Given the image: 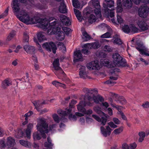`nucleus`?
Listing matches in <instances>:
<instances>
[{"label":"nucleus","instance_id":"f257e3e1","mask_svg":"<svg viewBox=\"0 0 149 149\" xmlns=\"http://www.w3.org/2000/svg\"><path fill=\"white\" fill-rule=\"evenodd\" d=\"M19 15H16L17 17L22 22L24 23L28 24L29 23L33 24L39 23L45 26L47 24L48 22L46 19H42V18L37 19L35 17L30 18L27 13L24 10H22L20 11Z\"/></svg>","mask_w":149,"mask_h":149},{"label":"nucleus","instance_id":"f03ea898","mask_svg":"<svg viewBox=\"0 0 149 149\" xmlns=\"http://www.w3.org/2000/svg\"><path fill=\"white\" fill-rule=\"evenodd\" d=\"M113 59V63L108 61H106L105 63L108 65L110 68L114 67L117 66L118 67H129V66L127 64L126 60L122 58L118 53H116L112 55Z\"/></svg>","mask_w":149,"mask_h":149},{"label":"nucleus","instance_id":"7ed1b4c3","mask_svg":"<svg viewBox=\"0 0 149 149\" xmlns=\"http://www.w3.org/2000/svg\"><path fill=\"white\" fill-rule=\"evenodd\" d=\"M86 94L84 99L87 98L88 100L89 101L93 100L94 102L96 103H98L99 101L102 102L104 100L103 98L99 95L97 96H95V93H97V91L95 90H90L87 88H85Z\"/></svg>","mask_w":149,"mask_h":149},{"label":"nucleus","instance_id":"20e7f679","mask_svg":"<svg viewBox=\"0 0 149 149\" xmlns=\"http://www.w3.org/2000/svg\"><path fill=\"white\" fill-rule=\"evenodd\" d=\"M48 124L46 122L45 119L43 118L40 119L36 127L38 130L40 132L42 137L44 139L46 138L45 134L48 132Z\"/></svg>","mask_w":149,"mask_h":149},{"label":"nucleus","instance_id":"39448f33","mask_svg":"<svg viewBox=\"0 0 149 149\" xmlns=\"http://www.w3.org/2000/svg\"><path fill=\"white\" fill-rule=\"evenodd\" d=\"M53 65L54 70L52 71L56 75L58 76L59 73H64L61 68L59 66V59H55L53 62Z\"/></svg>","mask_w":149,"mask_h":149},{"label":"nucleus","instance_id":"423d86ee","mask_svg":"<svg viewBox=\"0 0 149 149\" xmlns=\"http://www.w3.org/2000/svg\"><path fill=\"white\" fill-rule=\"evenodd\" d=\"M42 46L43 48L45 49L47 51L51 52L52 50L53 53L56 54L57 48L55 44L53 42H46L43 44Z\"/></svg>","mask_w":149,"mask_h":149},{"label":"nucleus","instance_id":"0eeeda50","mask_svg":"<svg viewBox=\"0 0 149 149\" xmlns=\"http://www.w3.org/2000/svg\"><path fill=\"white\" fill-rule=\"evenodd\" d=\"M102 115H103L104 117L102 116L101 118H100L99 116L94 114L92 115V116L98 122L100 123L101 125L104 126L106 124L107 121V119L109 116L108 115L105 114L103 112V113L102 114Z\"/></svg>","mask_w":149,"mask_h":149},{"label":"nucleus","instance_id":"6e6552de","mask_svg":"<svg viewBox=\"0 0 149 149\" xmlns=\"http://www.w3.org/2000/svg\"><path fill=\"white\" fill-rule=\"evenodd\" d=\"M77 103V101L74 100H72L69 104V108H67L65 111L58 110L57 113L59 114H62L63 116H66L71 113L72 111V108L74 107V105Z\"/></svg>","mask_w":149,"mask_h":149},{"label":"nucleus","instance_id":"1a4fd4ad","mask_svg":"<svg viewBox=\"0 0 149 149\" xmlns=\"http://www.w3.org/2000/svg\"><path fill=\"white\" fill-rule=\"evenodd\" d=\"M104 1L103 3V8L105 14L107 16H108V8H111L113 6L114 1L113 0H104Z\"/></svg>","mask_w":149,"mask_h":149},{"label":"nucleus","instance_id":"9d476101","mask_svg":"<svg viewBox=\"0 0 149 149\" xmlns=\"http://www.w3.org/2000/svg\"><path fill=\"white\" fill-rule=\"evenodd\" d=\"M87 67L90 70H98L100 68L99 65V62L97 61H92L88 64Z\"/></svg>","mask_w":149,"mask_h":149},{"label":"nucleus","instance_id":"9b49d317","mask_svg":"<svg viewBox=\"0 0 149 149\" xmlns=\"http://www.w3.org/2000/svg\"><path fill=\"white\" fill-rule=\"evenodd\" d=\"M61 31V28L56 25L52 27H50L47 30V33L48 35L57 34Z\"/></svg>","mask_w":149,"mask_h":149},{"label":"nucleus","instance_id":"f8f14e48","mask_svg":"<svg viewBox=\"0 0 149 149\" xmlns=\"http://www.w3.org/2000/svg\"><path fill=\"white\" fill-rule=\"evenodd\" d=\"M148 9V8L146 6L141 8L138 12L139 16L143 18L146 17L149 12Z\"/></svg>","mask_w":149,"mask_h":149},{"label":"nucleus","instance_id":"ddd939ff","mask_svg":"<svg viewBox=\"0 0 149 149\" xmlns=\"http://www.w3.org/2000/svg\"><path fill=\"white\" fill-rule=\"evenodd\" d=\"M109 126V125L106 126L107 130L103 126L100 127V129L101 133L105 137H107V135L109 136L111 134L112 130L110 128Z\"/></svg>","mask_w":149,"mask_h":149},{"label":"nucleus","instance_id":"4468645a","mask_svg":"<svg viewBox=\"0 0 149 149\" xmlns=\"http://www.w3.org/2000/svg\"><path fill=\"white\" fill-rule=\"evenodd\" d=\"M113 96H115L116 99L115 101L118 103H120L122 104H125L127 103V101L124 97L122 96H118L117 94L112 93Z\"/></svg>","mask_w":149,"mask_h":149},{"label":"nucleus","instance_id":"2eb2a0df","mask_svg":"<svg viewBox=\"0 0 149 149\" xmlns=\"http://www.w3.org/2000/svg\"><path fill=\"white\" fill-rule=\"evenodd\" d=\"M79 75L80 77L83 79L88 78L87 74L88 72L86 71V67L84 66H82L79 69Z\"/></svg>","mask_w":149,"mask_h":149},{"label":"nucleus","instance_id":"dca6fc26","mask_svg":"<svg viewBox=\"0 0 149 149\" xmlns=\"http://www.w3.org/2000/svg\"><path fill=\"white\" fill-rule=\"evenodd\" d=\"M137 24L139 28L142 31H144L147 30L149 28V26L143 20H139Z\"/></svg>","mask_w":149,"mask_h":149},{"label":"nucleus","instance_id":"f3484780","mask_svg":"<svg viewBox=\"0 0 149 149\" xmlns=\"http://www.w3.org/2000/svg\"><path fill=\"white\" fill-rule=\"evenodd\" d=\"M74 61L77 62L78 61H82V55L80 50L76 51L74 52Z\"/></svg>","mask_w":149,"mask_h":149},{"label":"nucleus","instance_id":"a211bd4d","mask_svg":"<svg viewBox=\"0 0 149 149\" xmlns=\"http://www.w3.org/2000/svg\"><path fill=\"white\" fill-rule=\"evenodd\" d=\"M132 3L131 0H123V7L125 9H129L132 8Z\"/></svg>","mask_w":149,"mask_h":149},{"label":"nucleus","instance_id":"6ab92c4d","mask_svg":"<svg viewBox=\"0 0 149 149\" xmlns=\"http://www.w3.org/2000/svg\"><path fill=\"white\" fill-rule=\"evenodd\" d=\"M84 17L86 18H88V22L92 24L95 21V16L93 14H90L88 12H87L86 13V15Z\"/></svg>","mask_w":149,"mask_h":149},{"label":"nucleus","instance_id":"aec40b11","mask_svg":"<svg viewBox=\"0 0 149 149\" xmlns=\"http://www.w3.org/2000/svg\"><path fill=\"white\" fill-rule=\"evenodd\" d=\"M24 48L28 54H34L35 53V49L33 46L26 45L24 46Z\"/></svg>","mask_w":149,"mask_h":149},{"label":"nucleus","instance_id":"412c9836","mask_svg":"<svg viewBox=\"0 0 149 149\" xmlns=\"http://www.w3.org/2000/svg\"><path fill=\"white\" fill-rule=\"evenodd\" d=\"M33 125L32 123H30L27 125V128L26 131V135L28 139H30L31 137V130L32 129Z\"/></svg>","mask_w":149,"mask_h":149},{"label":"nucleus","instance_id":"4be33fe9","mask_svg":"<svg viewBox=\"0 0 149 149\" xmlns=\"http://www.w3.org/2000/svg\"><path fill=\"white\" fill-rule=\"evenodd\" d=\"M15 143V140L11 137H8V138L6 143V146L8 148L13 146Z\"/></svg>","mask_w":149,"mask_h":149},{"label":"nucleus","instance_id":"5701e85b","mask_svg":"<svg viewBox=\"0 0 149 149\" xmlns=\"http://www.w3.org/2000/svg\"><path fill=\"white\" fill-rule=\"evenodd\" d=\"M13 9L15 12H19L20 10L19 3L17 0H13Z\"/></svg>","mask_w":149,"mask_h":149},{"label":"nucleus","instance_id":"b1692460","mask_svg":"<svg viewBox=\"0 0 149 149\" xmlns=\"http://www.w3.org/2000/svg\"><path fill=\"white\" fill-rule=\"evenodd\" d=\"M59 12L63 13H65L67 12V10L66 8V6L63 2L61 3L59 7Z\"/></svg>","mask_w":149,"mask_h":149},{"label":"nucleus","instance_id":"393cba45","mask_svg":"<svg viewBox=\"0 0 149 149\" xmlns=\"http://www.w3.org/2000/svg\"><path fill=\"white\" fill-rule=\"evenodd\" d=\"M42 19H43L42 18ZM44 19H47L48 22V23L47 24V25H46L45 26L43 25H42V24H40L42 28L43 29H47V27L48 26L49 23V25L50 26V27H52V26H54L55 25H56V24H57V22L56 21L54 20L53 21H48V19H47L44 18Z\"/></svg>","mask_w":149,"mask_h":149},{"label":"nucleus","instance_id":"a878e982","mask_svg":"<svg viewBox=\"0 0 149 149\" xmlns=\"http://www.w3.org/2000/svg\"><path fill=\"white\" fill-rule=\"evenodd\" d=\"M42 19H43L42 18ZM44 19H47L48 22V23L47 24V25H46L45 26L43 25H42V24H40L42 28L43 29H47V27L48 26L49 23V25L50 26V27H52V26H54L55 25H56V24H57V22L56 21L54 20L53 21H48V19H47L44 18Z\"/></svg>","mask_w":149,"mask_h":149},{"label":"nucleus","instance_id":"bb28decb","mask_svg":"<svg viewBox=\"0 0 149 149\" xmlns=\"http://www.w3.org/2000/svg\"><path fill=\"white\" fill-rule=\"evenodd\" d=\"M84 101H80L79 104L78 105L77 109L78 110L81 112H85L86 109L84 107Z\"/></svg>","mask_w":149,"mask_h":149},{"label":"nucleus","instance_id":"cd10ccee","mask_svg":"<svg viewBox=\"0 0 149 149\" xmlns=\"http://www.w3.org/2000/svg\"><path fill=\"white\" fill-rule=\"evenodd\" d=\"M56 35H57L56 38L58 40L62 41L64 39L65 35L63 31H60Z\"/></svg>","mask_w":149,"mask_h":149},{"label":"nucleus","instance_id":"c85d7f7f","mask_svg":"<svg viewBox=\"0 0 149 149\" xmlns=\"http://www.w3.org/2000/svg\"><path fill=\"white\" fill-rule=\"evenodd\" d=\"M16 32L15 31L12 30L9 33L8 36L7 37L6 41V42L9 41L11 40L15 36Z\"/></svg>","mask_w":149,"mask_h":149},{"label":"nucleus","instance_id":"c756f323","mask_svg":"<svg viewBox=\"0 0 149 149\" xmlns=\"http://www.w3.org/2000/svg\"><path fill=\"white\" fill-rule=\"evenodd\" d=\"M113 38L115 39L114 40L113 43L117 44L120 45L122 44V42L121 40L119 38V36L117 34H116L114 35Z\"/></svg>","mask_w":149,"mask_h":149},{"label":"nucleus","instance_id":"7c9ffc66","mask_svg":"<svg viewBox=\"0 0 149 149\" xmlns=\"http://www.w3.org/2000/svg\"><path fill=\"white\" fill-rule=\"evenodd\" d=\"M11 83L7 79L5 80L2 82L1 86L3 89L6 88L8 86L11 85Z\"/></svg>","mask_w":149,"mask_h":149},{"label":"nucleus","instance_id":"2f4dec72","mask_svg":"<svg viewBox=\"0 0 149 149\" xmlns=\"http://www.w3.org/2000/svg\"><path fill=\"white\" fill-rule=\"evenodd\" d=\"M74 11L77 19L79 22H81L82 21V18L81 17V14L79 10L75 8L74 9Z\"/></svg>","mask_w":149,"mask_h":149},{"label":"nucleus","instance_id":"473e14b6","mask_svg":"<svg viewBox=\"0 0 149 149\" xmlns=\"http://www.w3.org/2000/svg\"><path fill=\"white\" fill-rule=\"evenodd\" d=\"M33 104L38 111H40V108L41 107V103L39 100L35 101L33 102Z\"/></svg>","mask_w":149,"mask_h":149},{"label":"nucleus","instance_id":"72a5a7b5","mask_svg":"<svg viewBox=\"0 0 149 149\" xmlns=\"http://www.w3.org/2000/svg\"><path fill=\"white\" fill-rule=\"evenodd\" d=\"M38 38L39 42L46 40V39L45 36L41 32H39L37 35Z\"/></svg>","mask_w":149,"mask_h":149},{"label":"nucleus","instance_id":"f704fd0d","mask_svg":"<svg viewBox=\"0 0 149 149\" xmlns=\"http://www.w3.org/2000/svg\"><path fill=\"white\" fill-rule=\"evenodd\" d=\"M20 143L22 146L28 148L31 147V145L30 142L23 140H20L19 141Z\"/></svg>","mask_w":149,"mask_h":149},{"label":"nucleus","instance_id":"c9c22d12","mask_svg":"<svg viewBox=\"0 0 149 149\" xmlns=\"http://www.w3.org/2000/svg\"><path fill=\"white\" fill-rule=\"evenodd\" d=\"M83 36L82 37L84 41H86L90 40L91 38V37L89 35L86 31L84 32L83 34Z\"/></svg>","mask_w":149,"mask_h":149},{"label":"nucleus","instance_id":"e433bc0d","mask_svg":"<svg viewBox=\"0 0 149 149\" xmlns=\"http://www.w3.org/2000/svg\"><path fill=\"white\" fill-rule=\"evenodd\" d=\"M132 1L136 5L139 4L141 2L145 4H148L149 2V0H132Z\"/></svg>","mask_w":149,"mask_h":149},{"label":"nucleus","instance_id":"4c0bfd02","mask_svg":"<svg viewBox=\"0 0 149 149\" xmlns=\"http://www.w3.org/2000/svg\"><path fill=\"white\" fill-rule=\"evenodd\" d=\"M71 112H71V113L70 114H67L65 116H63V115L61 114H59L60 115L62 116V117L69 115L68 118L70 120H73V121H75L77 119L75 115H73L72 114Z\"/></svg>","mask_w":149,"mask_h":149},{"label":"nucleus","instance_id":"58836bf2","mask_svg":"<svg viewBox=\"0 0 149 149\" xmlns=\"http://www.w3.org/2000/svg\"><path fill=\"white\" fill-rule=\"evenodd\" d=\"M33 139L34 140H40L41 139L40 134L38 132H34L33 134Z\"/></svg>","mask_w":149,"mask_h":149},{"label":"nucleus","instance_id":"ea45409f","mask_svg":"<svg viewBox=\"0 0 149 149\" xmlns=\"http://www.w3.org/2000/svg\"><path fill=\"white\" fill-rule=\"evenodd\" d=\"M91 2L95 8H99V7H100V6L98 0H92L91 1Z\"/></svg>","mask_w":149,"mask_h":149},{"label":"nucleus","instance_id":"a19ab883","mask_svg":"<svg viewBox=\"0 0 149 149\" xmlns=\"http://www.w3.org/2000/svg\"><path fill=\"white\" fill-rule=\"evenodd\" d=\"M73 6L76 8H79L80 7V3L78 0H72Z\"/></svg>","mask_w":149,"mask_h":149},{"label":"nucleus","instance_id":"79ce46f5","mask_svg":"<svg viewBox=\"0 0 149 149\" xmlns=\"http://www.w3.org/2000/svg\"><path fill=\"white\" fill-rule=\"evenodd\" d=\"M122 30L125 33H129L130 32V29L128 25H125L122 28Z\"/></svg>","mask_w":149,"mask_h":149},{"label":"nucleus","instance_id":"37998d69","mask_svg":"<svg viewBox=\"0 0 149 149\" xmlns=\"http://www.w3.org/2000/svg\"><path fill=\"white\" fill-rule=\"evenodd\" d=\"M24 133L21 129H19L16 135V138H19L22 137L24 136Z\"/></svg>","mask_w":149,"mask_h":149},{"label":"nucleus","instance_id":"c03bdc74","mask_svg":"<svg viewBox=\"0 0 149 149\" xmlns=\"http://www.w3.org/2000/svg\"><path fill=\"white\" fill-rule=\"evenodd\" d=\"M20 81H22L23 82H28L29 81V74L28 73H26V76L25 77H23L22 78L18 79Z\"/></svg>","mask_w":149,"mask_h":149},{"label":"nucleus","instance_id":"a18cd8bd","mask_svg":"<svg viewBox=\"0 0 149 149\" xmlns=\"http://www.w3.org/2000/svg\"><path fill=\"white\" fill-rule=\"evenodd\" d=\"M29 36L26 33H24V37L23 42L25 43H27L29 41Z\"/></svg>","mask_w":149,"mask_h":149},{"label":"nucleus","instance_id":"49530a36","mask_svg":"<svg viewBox=\"0 0 149 149\" xmlns=\"http://www.w3.org/2000/svg\"><path fill=\"white\" fill-rule=\"evenodd\" d=\"M136 49L137 50L140 52V53L142 54L145 55L146 56H149V54L145 52L143 49L138 47H136Z\"/></svg>","mask_w":149,"mask_h":149},{"label":"nucleus","instance_id":"de8ad7c7","mask_svg":"<svg viewBox=\"0 0 149 149\" xmlns=\"http://www.w3.org/2000/svg\"><path fill=\"white\" fill-rule=\"evenodd\" d=\"M103 49L105 51L108 52H111L113 50V48L112 47L107 45L104 46Z\"/></svg>","mask_w":149,"mask_h":149},{"label":"nucleus","instance_id":"09e8293b","mask_svg":"<svg viewBox=\"0 0 149 149\" xmlns=\"http://www.w3.org/2000/svg\"><path fill=\"white\" fill-rule=\"evenodd\" d=\"M52 83L53 85H55L56 87H58V86L63 87V88H64L65 87V85L64 84H62L56 81H52Z\"/></svg>","mask_w":149,"mask_h":149},{"label":"nucleus","instance_id":"8fccbe9b","mask_svg":"<svg viewBox=\"0 0 149 149\" xmlns=\"http://www.w3.org/2000/svg\"><path fill=\"white\" fill-rule=\"evenodd\" d=\"M108 9H109V10L108 11L109 12V15L107 16L106 14H105V13L104 12V8L103 9V10L104 12V13L105 15L107 16V17H108L109 16L110 17H112L113 16H114V12H113V11H111V10H110L108 8Z\"/></svg>","mask_w":149,"mask_h":149},{"label":"nucleus","instance_id":"3c124183","mask_svg":"<svg viewBox=\"0 0 149 149\" xmlns=\"http://www.w3.org/2000/svg\"><path fill=\"white\" fill-rule=\"evenodd\" d=\"M52 117L55 122H56L57 123H59V118L57 114H54L53 115Z\"/></svg>","mask_w":149,"mask_h":149},{"label":"nucleus","instance_id":"603ef678","mask_svg":"<svg viewBox=\"0 0 149 149\" xmlns=\"http://www.w3.org/2000/svg\"><path fill=\"white\" fill-rule=\"evenodd\" d=\"M94 11L95 14L96 15H98L99 17H101V16L100 7H99V8H95Z\"/></svg>","mask_w":149,"mask_h":149},{"label":"nucleus","instance_id":"864d4df0","mask_svg":"<svg viewBox=\"0 0 149 149\" xmlns=\"http://www.w3.org/2000/svg\"><path fill=\"white\" fill-rule=\"evenodd\" d=\"M123 130V127H120L119 128L116 129L113 131L114 133L116 134H118L121 132Z\"/></svg>","mask_w":149,"mask_h":149},{"label":"nucleus","instance_id":"5fc2aeb1","mask_svg":"<svg viewBox=\"0 0 149 149\" xmlns=\"http://www.w3.org/2000/svg\"><path fill=\"white\" fill-rule=\"evenodd\" d=\"M92 48L96 49L99 48L100 46L99 42H94L91 43Z\"/></svg>","mask_w":149,"mask_h":149},{"label":"nucleus","instance_id":"6e6d98bb","mask_svg":"<svg viewBox=\"0 0 149 149\" xmlns=\"http://www.w3.org/2000/svg\"><path fill=\"white\" fill-rule=\"evenodd\" d=\"M63 30L66 35L68 36L69 35L71 31V29H70L66 27H65L63 28Z\"/></svg>","mask_w":149,"mask_h":149},{"label":"nucleus","instance_id":"4d7b16f0","mask_svg":"<svg viewBox=\"0 0 149 149\" xmlns=\"http://www.w3.org/2000/svg\"><path fill=\"white\" fill-rule=\"evenodd\" d=\"M83 48H86L87 49H89L92 48V44L87 43L84 45L82 47Z\"/></svg>","mask_w":149,"mask_h":149},{"label":"nucleus","instance_id":"13d9d810","mask_svg":"<svg viewBox=\"0 0 149 149\" xmlns=\"http://www.w3.org/2000/svg\"><path fill=\"white\" fill-rule=\"evenodd\" d=\"M9 10V7H8L4 13L0 15V19L8 15V12Z\"/></svg>","mask_w":149,"mask_h":149},{"label":"nucleus","instance_id":"bf43d9fd","mask_svg":"<svg viewBox=\"0 0 149 149\" xmlns=\"http://www.w3.org/2000/svg\"><path fill=\"white\" fill-rule=\"evenodd\" d=\"M6 146V144L5 143L4 139H2L0 141V148H4Z\"/></svg>","mask_w":149,"mask_h":149},{"label":"nucleus","instance_id":"052dcab7","mask_svg":"<svg viewBox=\"0 0 149 149\" xmlns=\"http://www.w3.org/2000/svg\"><path fill=\"white\" fill-rule=\"evenodd\" d=\"M131 28L132 29V32L134 33L138 32V29L134 26L133 24H131Z\"/></svg>","mask_w":149,"mask_h":149},{"label":"nucleus","instance_id":"680f3d73","mask_svg":"<svg viewBox=\"0 0 149 149\" xmlns=\"http://www.w3.org/2000/svg\"><path fill=\"white\" fill-rule=\"evenodd\" d=\"M44 146L46 148H47L50 149L52 148L53 144L51 143H47V142H45L44 144Z\"/></svg>","mask_w":149,"mask_h":149},{"label":"nucleus","instance_id":"e2e57ef3","mask_svg":"<svg viewBox=\"0 0 149 149\" xmlns=\"http://www.w3.org/2000/svg\"><path fill=\"white\" fill-rule=\"evenodd\" d=\"M111 34L110 33L107 32L104 34L102 35L101 37L102 38H109L110 37Z\"/></svg>","mask_w":149,"mask_h":149},{"label":"nucleus","instance_id":"0e129e2a","mask_svg":"<svg viewBox=\"0 0 149 149\" xmlns=\"http://www.w3.org/2000/svg\"><path fill=\"white\" fill-rule=\"evenodd\" d=\"M137 146V145L135 142L131 143L129 145L130 149H135Z\"/></svg>","mask_w":149,"mask_h":149},{"label":"nucleus","instance_id":"69168bd1","mask_svg":"<svg viewBox=\"0 0 149 149\" xmlns=\"http://www.w3.org/2000/svg\"><path fill=\"white\" fill-rule=\"evenodd\" d=\"M94 110L100 116H102V114L103 113V112L99 109V108L95 107L94 108Z\"/></svg>","mask_w":149,"mask_h":149},{"label":"nucleus","instance_id":"338daca9","mask_svg":"<svg viewBox=\"0 0 149 149\" xmlns=\"http://www.w3.org/2000/svg\"><path fill=\"white\" fill-rule=\"evenodd\" d=\"M111 128H115L117 127L118 126L115 125L113 122L111 121L108 124Z\"/></svg>","mask_w":149,"mask_h":149},{"label":"nucleus","instance_id":"774afa93","mask_svg":"<svg viewBox=\"0 0 149 149\" xmlns=\"http://www.w3.org/2000/svg\"><path fill=\"white\" fill-rule=\"evenodd\" d=\"M142 106L145 108H149V102L146 101L143 103L142 105Z\"/></svg>","mask_w":149,"mask_h":149}]
</instances>
